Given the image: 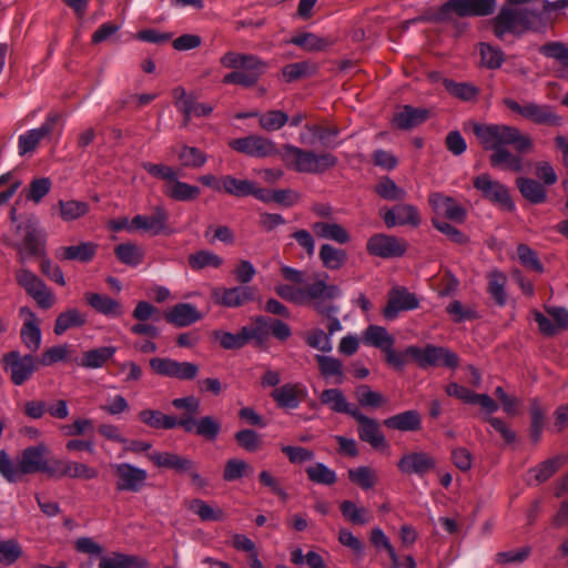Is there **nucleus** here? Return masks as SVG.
Returning <instances> with one entry per match:
<instances>
[{"label":"nucleus","mask_w":568,"mask_h":568,"mask_svg":"<svg viewBox=\"0 0 568 568\" xmlns=\"http://www.w3.org/2000/svg\"><path fill=\"white\" fill-rule=\"evenodd\" d=\"M473 133L486 151H491L489 164L493 168L521 172L524 170L523 159L510 152L507 146L513 145L519 153L528 152L532 149V140L528 134L507 124L495 123H473Z\"/></svg>","instance_id":"nucleus-1"},{"label":"nucleus","mask_w":568,"mask_h":568,"mask_svg":"<svg viewBox=\"0 0 568 568\" xmlns=\"http://www.w3.org/2000/svg\"><path fill=\"white\" fill-rule=\"evenodd\" d=\"M385 363L396 372H403L407 365L416 364L420 369L448 368L455 369L459 365V356L448 347L435 344L424 346L409 345L402 351L392 346L384 354Z\"/></svg>","instance_id":"nucleus-2"},{"label":"nucleus","mask_w":568,"mask_h":568,"mask_svg":"<svg viewBox=\"0 0 568 568\" xmlns=\"http://www.w3.org/2000/svg\"><path fill=\"white\" fill-rule=\"evenodd\" d=\"M223 68L232 69L223 79V84H235L243 88L254 87L268 69V63L251 53L227 51L220 58Z\"/></svg>","instance_id":"nucleus-3"},{"label":"nucleus","mask_w":568,"mask_h":568,"mask_svg":"<svg viewBox=\"0 0 568 568\" xmlns=\"http://www.w3.org/2000/svg\"><path fill=\"white\" fill-rule=\"evenodd\" d=\"M50 450L44 444L24 448L14 464L4 450H0V474L9 483H17L21 476L43 473Z\"/></svg>","instance_id":"nucleus-4"},{"label":"nucleus","mask_w":568,"mask_h":568,"mask_svg":"<svg viewBox=\"0 0 568 568\" xmlns=\"http://www.w3.org/2000/svg\"><path fill=\"white\" fill-rule=\"evenodd\" d=\"M495 0H447L440 7L427 9L422 20L429 23H448L454 16L486 17L494 12Z\"/></svg>","instance_id":"nucleus-5"},{"label":"nucleus","mask_w":568,"mask_h":568,"mask_svg":"<svg viewBox=\"0 0 568 568\" xmlns=\"http://www.w3.org/2000/svg\"><path fill=\"white\" fill-rule=\"evenodd\" d=\"M280 154L285 165L298 173L322 174L338 162L332 153L317 154L290 143L282 146Z\"/></svg>","instance_id":"nucleus-6"},{"label":"nucleus","mask_w":568,"mask_h":568,"mask_svg":"<svg viewBox=\"0 0 568 568\" xmlns=\"http://www.w3.org/2000/svg\"><path fill=\"white\" fill-rule=\"evenodd\" d=\"M17 233L22 235L20 242L3 240V243L16 248L19 261L24 263L30 257H43L47 255V233L40 226L34 215L28 216L17 225Z\"/></svg>","instance_id":"nucleus-7"},{"label":"nucleus","mask_w":568,"mask_h":568,"mask_svg":"<svg viewBox=\"0 0 568 568\" xmlns=\"http://www.w3.org/2000/svg\"><path fill=\"white\" fill-rule=\"evenodd\" d=\"M504 104L513 112L536 125L561 126L565 123L564 116L558 114L554 106L534 101L520 104L514 99H505Z\"/></svg>","instance_id":"nucleus-8"},{"label":"nucleus","mask_w":568,"mask_h":568,"mask_svg":"<svg viewBox=\"0 0 568 568\" xmlns=\"http://www.w3.org/2000/svg\"><path fill=\"white\" fill-rule=\"evenodd\" d=\"M474 187L480 193L483 199L498 206L506 212L516 210L509 189L498 180H494L488 173H481L473 179Z\"/></svg>","instance_id":"nucleus-9"},{"label":"nucleus","mask_w":568,"mask_h":568,"mask_svg":"<svg viewBox=\"0 0 568 568\" xmlns=\"http://www.w3.org/2000/svg\"><path fill=\"white\" fill-rule=\"evenodd\" d=\"M14 277L18 285L36 301L39 307L48 310L54 305L55 297L53 293L36 273L29 268L21 267L16 271Z\"/></svg>","instance_id":"nucleus-10"},{"label":"nucleus","mask_w":568,"mask_h":568,"mask_svg":"<svg viewBox=\"0 0 568 568\" xmlns=\"http://www.w3.org/2000/svg\"><path fill=\"white\" fill-rule=\"evenodd\" d=\"M3 368L10 375L16 386H21L40 366L38 358L32 354L21 355L18 351H11L3 355Z\"/></svg>","instance_id":"nucleus-11"},{"label":"nucleus","mask_w":568,"mask_h":568,"mask_svg":"<svg viewBox=\"0 0 568 568\" xmlns=\"http://www.w3.org/2000/svg\"><path fill=\"white\" fill-rule=\"evenodd\" d=\"M115 477V490L119 493H140L146 485L148 473L145 469L129 463L111 465Z\"/></svg>","instance_id":"nucleus-12"},{"label":"nucleus","mask_w":568,"mask_h":568,"mask_svg":"<svg viewBox=\"0 0 568 568\" xmlns=\"http://www.w3.org/2000/svg\"><path fill=\"white\" fill-rule=\"evenodd\" d=\"M169 221L170 212L164 204H158L152 209L151 215H135L131 220L130 227L152 235H171L174 230L171 227Z\"/></svg>","instance_id":"nucleus-13"},{"label":"nucleus","mask_w":568,"mask_h":568,"mask_svg":"<svg viewBox=\"0 0 568 568\" xmlns=\"http://www.w3.org/2000/svg\"><path fill=\"white\" fill-rule=\"evenodd\" d=\"M366 251L369 255L382 258L400 257L407 251V243L394 235L376 233L367 240Z\"/></svg>","instance_id":"nucleus-14"},{"label":"nucleus","mask_w":568,"mask_h":568,"mask_svg":"<svg viewBox=\"0 0 568 568\" xmlns=\"http://www.w3.org/2000/svg\"><path fill=\"white\" fill-rule=\"evenodd\" d=\"M211 298L215 305L237 308L255 300V290L250 285L215 287L212 290Z\"/></svg>","instance_id":"nucleus-15"},{"label":"nucleus","mask_w":568,"mask_h":568,"mask_svg":"<svg viewBox=\"0 0 568 568\" xmlns=\"http://www.w3.org/2000/svg\"><path fill=\"white\" fill-rule=\"evenodd\" d=\"M264 332L261 326L245 325L237 333L225 331H214L213 337L223 349H241L250 342H254L257 346V338H261Z\"/></svg>","instance_id":"nucleus-16"},{"label":"nucleus","mask_w":568,"mask_h":568,"mask_svg":"<svg viewBox=\"0 0 568 568\" xmlns=\"http://www.w3.org/2000/svg\"><path fill=\"white\" fill-rule=\"evenodd\" d=\"M230 148L253 158H267L277 154L275 143L257 134L234 139L230 142Z\"/></svg>","instance_id":"nucleus-17"},{"label":"nucleus","mask_w":568,"mask_h":568,"mask_svg":"<svg viewBox=\"0 0 568 568\" xmlns=\"http://www.w3.org/2000/svg\"><path fill=\"white\" fill-rule=\"evenodd\" d=\"M381 216L388 229L405 225L417 227L422 223L418 209L408 203H400L390 209H384L381 211Z\"/></svg>","instance_id":"nucleus-18"},{"label":"nucleus","mask_w":568,"mask_h":568,"mask_svg":"<svg viewBox=\"0 0 568 568\" xmlns=\"http://www.w3.org/2000/svg\"><path fill=\"white\" fill-rule=\"evenodd\" d=\"M59 119L60 115L58 113H49L45 121L39 128L28 130L21 134L18 140L19 155L23 156L33 152L41 140L53 132Z\"/></svg>","instance_id":"nucleus-19"},{"label":"nucleus","mask_w":568,"mask_h":568,"mask_svg":"<svg viewBox=\"0 0 568 568\" xmlns=\"http://www.w3.org/2000/svg\"><path fill=\"white\" fill-rule=\"evenodd\" d=\"M490 23L493 33L498 40H504L506 34L524 36L518 9L510 7L500 8Z\"/></svg>","instance_id":"nucleus-20"},{"label":"nucleus","mask_w":568,"mask_h":568,"mask_svg":"<svg viewBox=\"0 0 568 568\" xmlns=\"http://www.w3.org/2000/svg\"><path fill=\"white\" fill-rule=\"evenodd\" d=\"M419 306L415 294L409 293L405 287H395L389 292L387 304L383 311L386 320H394L402 311H413Z\"/></svg>","instance_id":"nucleus-21"},{"label":"nucleus","mask_w":568,"mask_h":568,"mask_svg":"<svg viewBox=\"0 0 568 568\" xmlns=\"http://www.w3.org/2000/svg\"><path fill=\"white\" fill-rule=\"evenodd\" d=\"M99 245L94 242H79L74 245L60 246L54 251V256L60 262H78L88 264L97 255Z\"/></svg>","instance_id":"nucleus-22"},{"label":"nucleus","mask_w":568,"mask_h":568,"mask_svg":"<svg viewBox=\"0 0 568 568\" xmlns=\"http://www.w3.org/2000/svg\"><path fill=\"white\" fill-rule=\"evenodd\" d=\"M398 469L405 475L424 477L436 467V460L424 452L404 454L397 463Z\"/></svg>","instance_id":"nucleus-23"},{"label":"nucleus","mask_w":568,"mask_h":568,"mask_svg":"<svg viewBox=\"0 0 568 568\" xmlns=\"http://www.w3.org/2000/svg\"><path fill=\"white\" fill-rule=\"evenodd\" d=\"M164 320L179 328L187 327L203 318V314L191 303H178L163 313Z\"/></svg>","instance_id":"nucleus-24"},{"label":"nucleus","mask_w":568,"mask_h":568,"mask_svg":"<svg viewBox=\"0 0 568 568\" xmlns=\"http://www.w3.org/2000/svg\"><path fill=\"white\" fill-rule=\"evenodd\" d=\"M174 97L176 98L175 104L184 116V126L189 124L192 116H207L213 111L212 105L196 102L195 98L192 94H187L183 88H176L174 90Z\"/></svg>","instance_id":"nucleus-25"},{"label":"nucleus","mask_w":568,"mask_h":568,"mask_svg":"<svg viewBox=\"0 0 568 568\" xmlns=\"http://www.w3.org/2000/svg\"><path fill=\"white\" fill-rule=\"evenodd\" d=\"M252 322L254 323V326H261L264 332V335L261 338H257V346L263 345L267 341L270 334L281 342L287 341L292 335L291 327L281 320L258 315L255 316Z\"/></svg>","instance_id":"nucleus-26"},{"label":"nucleus","mask_w":568,"mask_h":568,"mask_svg":"<svg viewBox=\"0 0 568 568\" xmlns=\"http://www.w3.org/2000/svg\"><path fill=\"white\" fill-rule=\"evenodd\" d=\"M84 300L97 313L106 317H120L124 314L122 304L105 294L87 292Z\"/></svg>","instance_id":"nucleus-27"},{"label":"nucleus","mask_w":568,"mask_h":568,"mask_svg":"<svg viewBox=\"0 0 568 568\" xmlns=\"http://www.w3.org/2000/svg\"><path fill=\"white\" fill-rule=\"evenodd\" d=\"M355 419L359 423L358 436L363 442L368 443L375 449L387 447L385 436L381 432L376 420L365 416L361 412Z\"/></svg>","instance_id":"nucleus-28"},{"label":"nucleus","mask_w":568,"mask_h":568,"mask_svg":"<svg viewBox=\"0 0 568 568\" xmlns=\"http://www.w3.org/2000/svg\"><path fill=\"white\" fill-rule=\"evenodd\" d=\"M172 406L179 410H183L182 414L176 417L178 426L184 430H189L194 425V418L201 412V402L197 397L189 395L172 400Z\"/></svg>","instance_id":"nucleus-29"},{"label":"nucleus","mask_w":568,"mask_h":568,"mask_svg":"<svg viewBox=\"0 0 568 568\" xmlns=\"http://www.w3.org/2000/svg\"><path fill=\"white\" fill-rule=\"evenodd\" d=\"M428 110L404 105L394 114V124L400 130H410L424 123L428 119Z\"/></svg>","instance_id":"nucleus-30"},{"label":"nucleus","mask_w":568,"mask_h":568,"mask_svg":"<svg viewBox=\"0 0 568 568\" xmlns=\"http://www.w3.org/2000/svg\"><path fill=\"white\" fill-rule=\"evenodd\" d=\"M384 425L400 432H418L422 429V416L417 410L409 409L386 418Z\"/></svg>","instance_id":"nucleus-31"},{"label":"nucleus","mask_w":568,"mask_h":568,"mask_svg":"<svg viewBox=\"0 0 568 568\" xmlns=\"http://www.w3.org/2000/svg\"><path fill=\"white\" fill-rule=\"evenodd\" d=\"M312 231L318 239L331 240L338 244H346L351 241L347 230L337 223L318 221L312 224Z\"/></svg>","instance_id":"nucleus-32"},{"label":"nucleus","mask_w":568,"mask_h":568,"mask_svg":"<svg viewBox=\"0 0 568 568\" xmlns=\"http://www.w3.org/2000/svg\"><path fill=\"white\" fill-rule=\"evenodd\" d=\"M163 193L173 201L191 202L200 196L201 189L176 178L172 183L164 185Z\"/></svg>","instance_id":"nucleus-33"},{"label":"nucleus","mask_w":568,"mask_h":568,"mask_svg":"<svg viewBox=\"0 0 568 568\" xmlns=\"http://www.w3.org/2000/svg\"><path fill=\"white\" fill-rule=\"evenodd\" d=\"M303 304L315 301L314 305L321 300H333L339 295L336 285H327L324 281L318 280L302 287Z\"/></svg>","instance_id":"nucleus-34"},{"label":"nucleus","mask_w":568,"mask_h":568,"mask_svg":"<svg viewBox=\"0 0 568 568\" xmlns=\"http://www.w3.org/2000/svg\"><path fill=\"white\" fill-rule=\"evenodd\" d=\"M516 186L525 200L531 204H541L547 200V190L542 183L530 178H517Z\"/></svg>","instance_id":"nucleus-35"},{"label":"nucleus","mask_w":568,"mask_h":568,"mask_svg":"<svg viewBox=\"0 0 568 568\" xmlns=\"http://www.w3.org/2000/svg\"><path fill=\"white\" fill-rule=\"evenodd\" d=\"M148 561L136 556L114 551L111 556H101L99 568H145Z\"/></svg>","instance_id":"nucleus-36"},{"label":"nucleus","mask_w":568,"mask_h":568,"mask_svg":"<svg viewBox=\"0 0 568 568\" xmlns=\"http://www.w3.org/2000/svg\"><path fill=\"white\" fill-rule=\"evenodd\" d=\"M365 344L379 348L384 354L395 345V338L387 329L378 325H369L364 332Z\"/></svg>","instance_id":"nucleus-37"},{"label":"nucleus","mask_w":568,"mask_h":568,"mask_svg":"<svg viewBox=\"0 0 568 568\" xmlns=\"http://www.w3.org/2000/svg\"><path fill=\"white\" fill-rule=\"evenodd\" d=\"M116 347L102 346L84 352L78 364L85 368H100L104 366L115 354Z\"/></svg>","instance_id":"nucleus-38"},{"label":"nucleus","mask_w":568,"mask_h":568,"mask_svg":"<svg viewBox=\"0 0 568 568\" xmlns=\"http://www.w3.org/2000/svg\"><path fill=\"white\" fill-rule=\"evenodd\" d=\"M477 49L480 57V65L485 69L497 70L506 60L505 52L498 45L479 42Z\"/></svg>","instance_id":"nucleus-39"},{"label":"nucleus","mask_w":568,"mask_h":568,"mask_svg":"<svg viewBox=\"0 0 568 568\" xmlns=\"http://www.w3.org/2000/svg\"><path fill=\"white\" fill-rule=\"evenodd\" d=\"M87 323V316L78 308H68L60 313L55 320L53 332L57 336L63 335L68 329L82 327Z\"/></svg>","instance_id":"nucleus-40"},{"label":"nucleus","mask_w":568,"mask_h":568,"mask_svg":"<svg viewBox=\"0 0 568 568\" xmlns=\"http://www.w3.org/2000/svg\"><path fill=\"white\" fill-rule=\"evenodd\" d=\"M524 34L528 31L544 32L548 26V18L541 11L534 9H518Z\"/></svg>","instance_id":"nucleus-41"},{"label":"nucleus","mask_w":568,"mask_h":568,"mask_svg":"<svg viewBox=\"0 0 568 568\" xmlns=\"http://www.w3.org/2000/svg\"><path fill=\"white\" fill-rule=\"evenodd\" d=\"M57 209L62 221L72 222L87 215L90 211V205L85 201L59 200Z\"/></svg>","instance_id":"nucleus-42"},{"label":"nucleus","mask_w":568,"mask_h":568,"mask_svg":"<svg viewBox=\"0 0 568 568\" xmlns=\"http://www.w3.org/2000/svg\"><path fill=\"white\" fill-rule=\"evenodd\" d=\"M221 423L213 416L206 415L200 419L194 418V425L185 433H195L207 442H214L221 433Z\"/></svg>","instance_id":"nucleus-43"},{"label":"nucleus","mask_w":568,"mask_h":568,"mask_svg":"<svg viewBox=\"0 0 568 568\" xmlns=\"http://www.w3.org/2000/svg\"><path fill=\"white\" fill-rule=\"evenodd\" d=\"M318 257L323 266L331 271L339 270L347 261V253L343 248H337L332 244H323L320 247Z\"/></svg>","instance_id":"nucleus-44"},{"label":"nucleus","mask_w":568,"mask_h":568,"mask_svg":"<svg viewBox=\"0 0 568 568\" xmlns=\"http://www.w3.org/2000/svg\"><path fill=\"white\" fill-rule=\"evenodd\" d=\"M539 53L557 60L564 68L560 77L568 80V45L560 41H550L539 48Z\"/></svg>","instance_id":"nucleus-45"},{"label":"nucleus","mask_w":568,"mask_h":568,"mask_svg":"<svg viewBox=\"0 0 568 568\" xmlns=\"http://www.w3.org/2000/svg\"><path fill=\"white\" fill-rule=\"evenodd\" d=\"M139 419L155 429H173L178 426L175 416L163 414L160 410L143 409L139 413Z\"/></svg>","instance_id":"nucleus-46"},{"label":"nucleus","mask_w":568,"mask_h":568,"mask_svg":"<svg viewBox=\"0 0 568 568\" xmlns=\"http://www.w3.org/2000/svg\"><path fill=\"white\" fill-rule=\"evenodd\" d=\"M321 403L336 413L347 414L353 418L361 412L355 404L347 403L343 393H321Z\"/></svg>","instance_id":"nucleus-47"},{"label":"nucleus","mask_w":568,"mask_h":568,"mask_svg":"<svg viewBox=\"0 0 568 568\" xmlns=\"http://www.w3.org/2000/svg\"><path fill=\"white\" fill-rule=\"evenodd\" d=\"M443 85L450 95L466 102L476 100L479 94V89L468 82H456L450 79H444Z\"/></svg>","instance_id":"nucleus-48"},{"label":"nucleus","mask_w":568,"mask_h":568,"mask_svg":"<svg viewBox=\"0 0 568 568\" xmlns=\"http://www.w3.org/2000/svg\"><path fill=\"white\" fill-rule=\"evenodd\" d=\"M316 361L321 374L325 378H331L336 384L343 383L345 372L343 369V364L339 359L325 355H316Z\"/></svg>","instance_id":"nucleus-49"},{"label":"nucleus","mask_w":568,"mask_h":568,"mask_svg":"<svg viewBox=\"0 0 568 568\" xmlns=\"http://www.w3.org/2000/svg\"><path fill=\"white\" fill-rule=\"evenodd\" d=\"M116 258L128 265L138 266L144 258L143 250L134 243H121L114 247Z\"/></svg>","instance_id":"nucleus-50"},{"label":"nucleus","mask_w":568,"mask_h":568,"mask_svg":"<svg viewBox=\"0 0 568 568\" xmlns=\"http://www.w3.org/2000/svg\"><path fill=\"white\" fill-rule=\"evenodd\" d=\"M546 425V410L534 399L530 405V426L529 437L534 444H538L541 439L542 430Z\"/></svg>","instance_id":"nucleus-51"},{"label":"nucleus","mask_w":568,"mask_h":568,"mask_svg":"<svg viewBox=\"0 0 568 568\" xmlns=\"http://www.w3.org/2000/svg\"><path fill=\"white\" fill-rule=\"evenodd\" d=\"M189 265L193 271L205 267L219 268L223 265V258L214 252L201 250L189 255Z\"/></svg>","instance_id":"nucleus-52"},{"label":"nucleus","mask_w":568,"mask_h":568,"mask_svg":"<svg viewBox=\"0 0 568 568\" xmlns=\"http://www.w3.org/2000/svg\"><path fill=\"white\" fill-rule=\"evenodd\" d=\"M459 398L465 404L479 405L487 414H493L498 410L499 406L486 393H448Z\"/></svg>","instance_id":"nucleus-53"},{"label":"nucleus","mask_w":568,"mask_h":568,"mask_svg":"<svg viewBox=\"0 0 568 568\" xmlns=\"http://www.w3.org/2000/svg\"><path fill=\"white\" fill-rule=\"evenodd\" d=\"M178 159L182 168L200 169L206 161L207 156L199 148L183 145L178 153Z\"/></svg>","instance_id":"nucleus-54"},{"label":"nucleus","mask_w":568,"mask_h":568,"mask_svg":"<svg viewBox=\"0 0 568 568\" xmlns=\"http://www.w3.org/2000/svg\"><path fill=\"white\" fill-rule=\"evenodd\" d=\"M375 193L387 201H403L407 193L404 189L397 186V184L389 178H382L374 186Z\"/></svg>","instance_id":"nucleus-55"},{"label":"nucleus","mask_w":568,"mask_h":568,"mask_svg":"<svg viewBox=\"0 0 568 568\" xmlns=\"http://www.w3.org/2000/svg\"><path fill=\"white\" fill-rule=\"evenodd\" d=\"M21 342L31 353H36L42 341V333L40 328V322L23 323L20 331Z\"/></svg>","instance_id":"nucleus-56"},{"label":"nucleus","mask_w":568,"mask_h":568,"mask_svg":"<svg viewBox=\"0 0 568 568\" xmlns=\"http://www.w3.org/2000/svg\"><path fill=\"white\" fill-rule=\"evenodd\" d=\"M222 191L233 196H248L253 192V181L250 180H241L232 175H224L222 176Z\"/></svg>","instance_id":"nucleus-57"},{"label":"nucleus","mask_w":568,"mask_h":568,"mask_svg":"<svg viewBox=\"0 0 568 568\" xmlns=\"http://www.w3.org/2000/svg\"><path fill=\"white\" fill-rule=\"evenodd\" d=\"M317 72L316 64L310 61L294 62L285 65L282 70L286 82H293L304 77H311Z\"/></svg>","instance_id":"nucleus-58"},{"label":"nucleus","mask_w":568,"mask_h":568,"mask_svg":"<svg viewBox=\"0 0 568 568\" xmlns=\"http://www.w3.org/2000/svg\"><path fill=\"white\" fill-rule=\"evenodd\" d=\"M234 439L239 447L248 452L255 453L262 448V436L251 428H243L234 434Z\"/></svg>","instance_id":"nucleus-59"},{"label":"nucleus","mask_w":568,"mask_h":568,"mask_svg":"<svg viewBox=\"0 0 568 568\" xmlns=\"http://www.w3.org/2000/svg\"><path fill=\"white\" fill-rule=\"evenodd\" d=\"M507 278L501 272H493L488 275V293L498 306H504L507 301L505 292Z\"/></svg>","instance_id":"nucleus-60"},{"label":"nucleus","mask_w":568,"mask_h":568,"mask_svg":"<svg viewBox=\"0 0 568 568\" xmlns=\"http://www.w3.org/2000/svg\"><path fill=\"white\" fill-rule=\"evenodd\" d=\"M71 353V346L68 344L63 345H55L52 346L44 352H42L40 357L38 358V362L40 366H51L59 362H64L69 358V355Z\"/></svg>","instance_id":"nucleus-61"},{"label":"nucleus","mask_w":568,"mask_h":568,"mask_svg":"<svg viewBox=\"0 0 568 568\" xmlns=\"http://www.w3.org/2000/svg\"><path fill=\"white\" fill-rule=\"evenodd\" d=\"M52 187L49 178H37L30 182L29 189L24 190V196L28 201L40 203L47 196Z\"/></svg>","instance_id":"nucleus-62"},{"label":"nucleus","mask_w":568,"mask_h":568,"mask_svg":"<svg viewBox=\"0 0 568 568\" xmlns=\"http://www.w3.org/2000/svg\"><path fill=\"white\" fill-rule=\"evenodd\" d=\"M288 122V115L284 111L271 110L266 113H258V123L265 131H277Z\"/></svg>","instance_id":"nucleus-63"},{"label":"nucleus","mask_w":568,"mask_h":568,"mask_svg":"<svg viewBox=\"0 0 568 568\" xmlns=\"http://www.w3.org/2000/svg\"><path fill=\"white\" fill-rule=\"evenodd\" d=\"M307 477L311 481L322 485H333L337 477L334 470L329 469L323 463H316L306 468Z\"/></svg>","instance_id":"nucleus-64"}]
</instances>
